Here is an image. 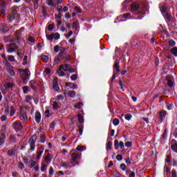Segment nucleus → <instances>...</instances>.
I'll list each match as a JSON object with an SVG mask.
<instances>
[{
	"label": "nucleus",
	"mask_w": 177,
	"mask_h": 177,
	"mask_svg": "<svg viewBox=\"0 0 177 177\" xmlns=\"http://www.w3.org/2000/svg\"><path fill=\"white\" fill-rule=\"evenodd\" d=\"M19 9L18 7L13 6L9 10V13L8 16V23H10V21H13L15 19H19L20 15L17 14L19 12Z\"/></svg>",
	"instance_id": "nucleus-1"
},
{
	"label": "nucleus",
	"mask_w": 177,
	"mask_h": 177,
	"mask_svg": "<svg viewBox=\"0 0 177 177\" xmlns=\"http://www.w3.org/2000/svg\"><path fill=\"white\" fill-rule=\"evenodd\" d=\"M131 12L133 13V15H145L146 12L143 6L137 3H133L131 4Z\"/></svg>",
	"instance_id": "nucleus-2"
},
{
	"label": "nucleus",
	"mask_w": 177,
	"mask_h": 177,
	"mask_svg": "<svg viewBox=\"0 0 177 177\" xmlns=\"http://www.w3.org/2000/svg\"><path fill=\"white\" fill-rule=\"evenodd\" d=\"M71 160V164L72 165V167H75L80 160L81 159V153L77 151L75 149H73L70 151Z\"/></svg>",
	"instance_id": "nucleus-3"
},
{
	"label": "nucleus",
	"mask_w": 177,
	"mask_h": 177,
	"mask_svg": "<svg viewBox=\"0 0 177 177\" xmlns=\"http://www.w3.org/2000/svg\"><path fill=\"white\" fill-rule=\"evenodd\" d=\"M18 71L23 82L27 84V80H30V71L28 68L25 70L19 68Z\"/></svg>",
	"instance_id": "nucleus-4"
},
{
	"label": "nucleus",
	"mask_w": 177,
	"mask_h": 177,
	"mask_svg": "<svg viewBox=\"0 0 177 177\" xmlns=\"http://www.w3.org/2000/svg\"><path fill=\"white\" fill-rule=\"evenodd\" d=\"M27 113H28V109L26 107H24L21 109L19 112V118L24 122H27L28 121V116H27Z\"/></svg>",
	"instance_id": "nucleus-5"
},
{
	"label": "nucleus",
	"mask_w": 177,
	"mask_h": 177,
	"mask_svg": "<svg viewBox=\"0 0 177 177\" xmlns=\"http://www.w3.org/2000/svg\"><path fill=\"white\" fill-rule=\"evenodd\" d=\"M4 70L8 73L9 77H15L16 75L14 68L12 66V65H10V63L9 62L4 63Z\"/></svg>",
	"instance_id": "nucleus-6"
},
{
	"label": "nucleus",
	"mask_w": 177,
	"mask_h": 177,
	"mask_svg": "<svg viewBox=\"0 0 177 177\" xmlns=\"http://www.w3.org/2000/svg\"><path fill=\"white\" fill-rule=\"evenodd\" d=\"M6 49L8 53H13V52H16L19 49V46L15 43H10L6 44Z\"/></svg>",
	"instance_id": "nucleus-7"
},
{
	"label": "nucleus",
	"mask_w": 177,
	"mask_h": 177,
	"mask_svg": "<svg viewBox=\"0 0 177 177\" xmlns=\"http://www.w3.org/2000/svg\"><path fill=\"white\" fill-rule=\"evenodd\" d=\"M13 86H15V84L13 83H10V82H3L1 84V92L2 93H3V95H5V93H6V92L8 91V89H12V88H13Z\"/></svg>",
	"instance_id": "nucleus-8"
},
{
	"label": "nucleus",
	"mask_w": 177,
	"mask_h": 177,
	"mask_svg": "<svg viewBox=\"0 0 177 177\" xmlns=\"http://www.w3.org/2000/svg\"><path fill=\"white\" fill-rule=\"evenodd\" d=\"M37 139H38V137H37V135H33L29 139L28 143L30 145V151H34V150H35V142H37Z\"/></svg>",
	"instance_id": "nucleus-9"
},
{
	"label": "nucleus",
	"mask_w": 177,
	"mask_h": 177,
	"mask_svg": "<svg viewBox=\"0 0 177 177\" xmlns=\"http://www.w3.org/2000/svg\"><path fill=\"white\" fill-rule=\"evenodd\" d=\"M4 113L6 115H10V117H12L15 115V113H16V109H15L13 106H6Z\"/></svg>",
	"instance_id": "nucleus-10"
},
{
	"label": "nucleus",
	"mask_w": 177,
	"mask_h": 177,
	"mask_svg": "<svg viewBox=\"0 0 177 177\" xmlns=\"http://www.w3.org/2000/svg\"><path fill=\"white\" fill-rule=\"evenodd\" d=\"M48 41H53V39H59L60 38V34L59 32H53L50 35H46Z\"/></svg>",
	"instance_id": "nucleus-11"
},
{
	"label": "nucleus",
	"mask_w": 177,
	"mask_h": 177,
	"mask_svg": "<svg viewBox=\"0 0 177 177\" xmlns=\"http://www.w3.org/2000/svg\"><path fill=\"white\" fill-rule=\"evenodd\" d=\"M17 146L15 145L12 149L8 151V156L10 157H15V156H17Z\"/></svg>",
	"instance_id": "nucleus-12"
},
{
	"label": "nucleus",
	"mask_w": 177,
	"mask_h": 177,
	"mask_svg": "<svg viewBox=\"0 0 177 177\" xmlns=\"http://www.w3.org/2000/svg\"><path fill=\"white\" fill-rule=\"evenodd\" d=\"M12 127L15 131H21L23 129V125L20 120H17L12 124Z\"/></svg>",
	"instance_id": "nucleus-13"
},
{
	"label": "nucleus",
	"mask_w": 177,
	"mask_h": 177,
	"mask_svg": "<svg viewBox=\"0 0 177 177\" xmlns=\"http://www.w3.org/2000/svg\"><path fill=\"white\" fill-rule=\"evenodd\" d=\"M164 16H165V20H167V21L172 22L175 20V15L174 14L166 12Z\"/></svg>",
	"instance_id": "nucleus-14"
},
{
	"label": "nucleus",
	"mask_w": 177,
	"mask_h": 177,
	"mask_svg": "<svg viewBox=\"0 0 177 177\" xmlns=\"http://www.w3.org/2000/svg\"><path fill=\"white\" fill-rule=\"evenodd\" d=\"M23 31H24V28H21V29L17 30V32L15 33V38H16L17 41H20Z\"/></svg>",
	"instance_id": "nucleus-15"
},
{
	"label": "nucleus",
	"mask_w": 177,
	"mask_h": 177,
	"mask_svg": "<svg viewBox=\"0 0 177 177\" xmlns=\"http://www.w3.org/2000/svg\"><path fill=\"white\" fill-rule=\"evenodd\" d=\"M120 73V62L115 61L113 65V73Z\"/></svg>",
	"instance_id": "nucleus-16"
},
{
	"label": "nucleus",
	"mask_w": 177,
	"mask_h": 177,
	"mask_svg": "<svg viewBox=\"0 0 177 177\" xmlns=\"http://www.w3.org/2000/svg\"><path fill=\"white\" fill-rule=\"evenodd\" d=\"M0 15L5 16V2L0 3Z\"/></svg>",
	"instance_id": "nucleus-17"
},
{
	"label": "nucleus",
	"mask_w": 177,
	"mask_h": 177,
	"mask_svg": "<svg viewBox=\"0 0 177 177\" xmlns=\"http://www.w3.org/2000/svg\"><path fill=\"white\" fill-rule=\"evenodd\" d=\"M46 3L48 5V6L55 8L57 5V0H46Z\"/></svg>",
	"instance_id": "nucleus-18"
},
{
	"label": "nucleus",
	"mask_w": 177,
	"mask_h": 177,
	"mask_svg": "<svg viewBox=\"0 0 177 177\" xmlns=\"http://www.w3.org/2000/svg\"><path fill=\"white\" fill-rule=\"evenodd\" d=\"M171 150H173L174 153H177V143L176 140H171Z\"/></svg>",
	"instance_id": "nucleus-19"
},
{
	"label": "nucleus",
	"mask_w": 177,
	"mask_h": 177,
	"mask_svg": "<svg viewBox=\"0 0 177 177\" xmlns=\"http://www.w3.org/2000/svg\"><path fill=\"white\" fill-rule=\"evenodd\" d=\"M30 88H32V89H37V86H38V82L35 80H31L30 82Z\"/></svg>",
	"instance_id": "nucleus-20"
},
{
	"label": "nucleus",
	"mask_w": 177,
	"mask_h": 177,
	"mask_svg": "<svg viewBox=\"0 0 177 177\" xmlns=\"http://www.w3.org/2000/svg\"><path fill=\"white\" fill-rule=\"evenodd\" d=\"M71 66V65H70L68 64H62L59 66V68H62V70H64V71H68V70H70Z\"/></svg>",
	"instance_id": "nucleus-21"
},
{
	"label": "nucleus",
	"mask_w": 177,
	"mask_h": 177,
	"mask_svg": "<svg viewBox=\"0 0 177 177\" xmlns=\"http://www.w3.org/2000/svg\"><path fill=\"white\" fill-rule=\"evenodd\" d=\"M35 120L37 124H39L41 122V113L36 112L35 115Z\"/></svg>",
	"instance_id": "nucleus-22"
},
{
	"label": "nucleus",
	"mask_w": 177,
	"mask_h": 177,
	"mask_svg": "<svg viewBox=\"0 0 177 177\" xmlns=\"http://www.w3.org/2000/svg\"><path fill=\"white\" fill-rule=\"evenodd\" d=\"M47 169H48V165L45 164V162H41V172H45V171H46Z\"/></svg>",
	"instance_id": "nucleus-23"
},
{
	"label": "nucleus",
	"mask_w": 177,
	"mask_h": 177,
	"mask_svg": "<svg viewBox=\"0 0 177 177\" xmlns=\"http://www.w3.org/2000/svg\"><path fill=\"white\" fill-rule=\"evenodd\" d=\"M165 115H167L165 111H162L159 113V118H160V120H164V118H165Z\"/></svg>",
	"instance_id": "nucleus-24"
},
{
	"label": "nucleus",
	"mask_w": 177,
	"mask_h": 177,
	"mask_svg": "<svg viewBox=\"0 0 177 177\" xmlns=\"http://www.w3.org/2000/svg\"><path fill=\"white\" fill-rule=\"evenodd\" d=\"M5 138H6V136H5L4 133L0 134V145L5 143Z\"/></svg>",
	"instance_id": "nucleus-25"
},
{
	"label": "nucleus",
	"mask_w": 177,
	"mask_h": 177,
	"mask_svg": "<svg viewBox=\"0 0 177 177\" xmlns=\"http://www.w3.org/2000/svg\"><path fill=\"white\" fill-rule=\"evenodd\" d=\"M62 167H64L65 168H71V167H74L72 166L73 165L71 163H68V162H62L61 163Z\"/></svg>",
	"instance_id": "nucleus-26"
},
{
	"label": "nucleus",
	"mask_w": 177,
	"mask_h": 177,
	"mask_svg": "<svg viewBox=\"0 0 177 177\" xmlns=\"http://www.w3.org/2000/svg\"><path fill=\"white\" fill-rule=\"evenodd\" d=\"M44 153V151H41L39 149H37V154L36 156V160H40L41 156H42V153Z\"/></svg>",
	"instance_id": "nucleus-27"
},
{
	"label": "nucleus",
	"mask_w": 177,
	"mask_h": 177,
	"mask_svg": "<svg viewBox=\"0 0 177 177\" xmlns=\"http://www.w3.org/2000/svg\"><path fill=\"white\" fill-rule=\"evenodd\" d=\"M6 42H15V39L12 38L10 36H7L4 38Z\"/></svg>",
	"instance_id": "nucleus-28"
},
{
	"label": "nucleus",
	"mask_w": 177,
	"mask_h": 177,
	"mask_svg": "<svg viewBox=\"0 0 177 177\" xmlns=\"http://www.w3.org/2000/svg\"><path fill=\"white\" fill-rule=\"evenodd\" d=\"M50 161V154L48 153L46 157H44V162H46V164H49Z\"/></svg>",
	"instance_id": "nucleus-29"
},
{
	"label": "nucleus",
	"mask_w": 177,
	"mask_h": 177,
	"mask_svg": "<svg viewBox=\"0 0 177 177\" xmlns=\"http://www.w3.org/2000/svg\"><path fill=\"white\" fill-rule=\"evenodd\" d=\"M52 106H53V110H59V103H57V102H55L52 104Z\"/></svg>",
	"instance_id": "nucleus-30"
},
{
	"label": "nucleus",
	"mask_w": 177,
	"mask_h": 177,
	"mask_svg": "<svg viewBox=\"0 0 177 177\" xmlns=\"http://www.w3.org/2000/svg\"><path fill=\"white\" fill-rule=\"evenodd\" d=\"M57 73L59 75V77H64V75H66V74L63 71V69L61 68L58 69Z\"/></svg>",
	"instance_id": "nucleus-31"
},
{
	"label": "nucleus",
	"mask_w": 177,
	"mask_h": 177,
	"mask_svg": "<svg viewBox=\"0 0 177 177\" xmlns=\"http://www.w3.org/2000/svg\"><path fill=\"white\" fill-rule=\"evenodd\" d=\"M53 86L55 91H59V84H57V82L56 80L53 82Z\"/></svg>",
	"instance_id": "nucleus-32"
},
{
	"label": "nucleus",
	"mask_w": 177,
	"mask_h": 177,
	"mask_svg": "<svg viewBox=\"0 0 177 177\" xmlns=\"http://www.w3.org/2000/svg\"><path fill=\"white\" fill-rule=\"evenodd\" d=\"M68 95L70 97H75L76 93L75 91H68Z\"/></svg>",
	"instance_id": "nucleus-33"
},
{
	"label": "nucleus",
	"mask_w": 177,
	"mask_h": 177,
	"mask_svg": "<svg viewBox=\"0 0 177 177\" xmlns=\"http://www.w3.org/2000/svg\"><path fill=\"white\" fill-rule=\"evenodd\" d=\"M41 60L44 62V63H48V62H49V57L46 55H41Z\"/></svg>",
	"instance_id": "nucleus-34"
},
{
	"label": "nucleus",
	"mask_w": 177,
	"mask_h": 177,
	"mask_svg": "<svg viewBox=\"0 0 177 177\" xmlns=\"http://www.w3.org/2000/svg\"><path fill=\"white\" fill-rule=\"evenodd\" d=\"M36 164H37V162L30 160L29 162V168H34V167H35Z\"/></svg>",
	"instance_id": "nucleus-35"
},
{
	"label": "nucleus",
	"mask_w": 177,
	"mask_h": 177,
	"mask_svg": "<svg viewBox=\"0 0 177 177\" xmlns=\"http://www.w3.org/2000/svg\"><path fill=\"white\" fill-rule=\"evenodd\" d=\"M114 147L115 150H118L120 147V142H118V140H115L114 141Z\"/></svg>",
	"instance_id": "nucleus-36"
},
{
	"label": "nucleus",
	"mask_w": 177,
	"mask_h": 177,
	"mask_svg": "<svg viewBox=\"0 0 177 177\" xmlns=\"http://www.w3.org/2000/svg\"><path fill=\"white\" fill-rule=\"evenodd\" d=\"M172 55H174V56L177 57V47H174L171 49V50Z\"/></svg>",
	"instance_id": "nucleus-37"
},
{
	"label": "nucleus",
	"mask_w": 177,
	"mask_h": 177,
	"mask_svg": "<svg viewBox=\"0 0 177 177\" xmlns=\"http://www.w3.org/2000/svg\"><path fill=\"white\" fill-rule=\"evenodd\" d=\"M84 106V104L82 102H77V104H75V109H81Z\"/></svg>",
	"instance_id": "nucleus-38"
},
{
	"label": "nucleus",
	"mask_w": 177,
	"mask_h": 177,
	"mask_svg": "<svg viewBox=\"0 0 177 177\" xmlns=\"http://www.w3.org/2000/svg\"><path fill=\"white\" fill-rule=\"evenodd\" d=\"M8 61L10 62L11 63L13 62H16V58H15V56H13V55H9Z\"/></svg>",
	"instance_id": "nucleus-39"
},
{
	"label": "nucleus",
	"mask_w": 177,
	"mask_h": 177,
	"mask_svg": "<svg viewBox=\"0 0 177 177\" xmlns=\"http://www.w3.org/2000/svg\"><path fill=\"white\" fill-rule=\"evenodd\" d=\"M77 120L80 124H84V117H82V115H79L77 117Z\"/></svg>",
	"instance_id": "nucleus-40"
},
{
	"label": "nucleus",
	"mask_w": 177,
	"mask_h": 177,
	"mask_svg": "<svg viewBox=\"0 0 177 177\" xmlns=\"http://www.w3.org/2000/svg\"><path fill=\"white\" fill-rule=\"evenodd\" d=\"M73 28H75L77 30H80V27L78 26V21H75L73 24Z\"/></svg>",
	"instance_id": "nucleus-41"
},
{
	"label": "nucleus",
	"mask_w": 177,
	"mask_h": 177,
	"mask_svg": "<svg viewBox=\"0 0 177 177\" xmlns=\"http://www.w3.org/2000/svg\"><path fill=\"white\" fill-rule=\"evenodd\" d=\"M113 125H115V127H117V125L120 124V120H118V118L113 119Z\"/></svg>",
	"instance_id": "nucleus-42"
},
{
	"label": "nucleus",
	"mask_w": 177,
	"mask_h": 177,
	"mask_svg": "<svg viewBox=\"0 0 177 177\" xmlns=\"http://www.w3.org/2000/svg\"><path fill=\"white\" fill-rule=\"evenodd\" d=\"M124 118H125V120H127V121H131V120L132 118V115L127 113L125 115Z\"/></svg>",
	"instance_id": "nucleus-43"
},
{
	"label": "nucleus",
	"mask_w": 177,
	"mask_h": 177,
	"mask_svg": "<svg viewBox=\"0 0 177 177\" xmlns=\"http://www.w3.org/2000/svg\"><path fill=\"white\" fill-rule=\"evenodd\" d=\"M160 11H161V12H162V14L166 13V12H167V6H162L160 7Z\"/></svg>",
	"instance_id": "nucleus-44"
},
{
	"label": "nucleus",
	"mask_w": 177,
	"mask_h": 177,
	"mask_svg": "<svg viewBox=\"0 0 177 177\" xmlns=\"http://www.w3.org/2000/svg\"><path fill=\"white\" fill-rule=\"evenodd\" d=\"M119 85L122 89V91H125V86H124V84L122 83V81L120 80L119 81Z\"/></svg>",
	"instance_id": "nucleus-45"
},
{
	"label": "nucleus",
	"mask_w": 177,
	"mask_h": 177,
	"mask_svg": "<svg viewBox=\"0 0 177 177\" xmlns=\"http://www.w3.org/2000/svg\"><path fill=\"white\" fill-rule=\"evenodd\" d=\"M169 46H175V45H176V43L175 42V41L170 39L169 41Z\"/></svg>",
	"instance_id": "nucleus-46"
},
{
	"label": "nucleus",
	"mask_w": 177,
	"mask_h": 177,
	"mask_svg": "<svg viewBox=\"0 0 177 177\" xmlns=\"http://www.w3.org/2000/svg\"><path fill=\"white\" fill-rule=\"evenodd\" d=\"M111 146H113V143L111 142H109L106 145V150H111Z\"/></svg>",
	"instance_id": "nucleus-47"
},
{
	"label": "nucleus",
	"mask_w": 177,
	"mask_h": 177,
	"mask_svg": "<svg viewBox=\"0 0 177 177\" xmlns=\"http://www.w3.org/2000/svg\"><path fill=\"white\" fill-rule=\"evenodd\" d=\"M77 78H78V75H77V74H73L71 77V81H76Z\"/></svg>",
	"instance_id": "nucleus-48"
},
{
	"label": "nucleus",
	"mask_w": 177,
	"mask_h": 177,
	"mask_svg": "<svg viewBox=\"0 0 177 177\" xmlns=\"http://www.w3.org/2000/svg\"><path fill=\"white\" fill-rule=\"evenodd\" d=\"M167 85L170 88H172V86H174V82H172V80H167Z\"/></svg>",
	"instance_id": "nucleus-49"
},
{
	"label": "nucleus",
	"mask_w": 177,
	"mask_h": 177,
	"mask_svg": "<svg viewBox=\"0 0 177 177\" xmlns=\"http://www.w3.org/2000/svg\"><path fill=\"white\" fill-rule=\"evenodd\" d=\"M32 1L34 3V8L38 9V7L39 6V5L38 4V2L37 1V0H32Z\"/></svg>",
	"instance_id": "nucleus-50"
},
{
	"label": "nucleus",
	"mask_w": 177,
	"mask_h": 177,
	"mask_svg": "<svg viewBox=\"0 0 177 177\" xmlns=\"http://www.w3.org/2000/svg\"><path fill=\"white\" fill-rule=\"evenodd\" d=\"M23 91H24V93L27 94L28 93V86H25L22 88Z\"/></svg>",
	"instance_id": "nucleus-51"
},
{
	"label": "nucleus",
	"mask_w": 177,
	"mask_h": 177,
	"mask_svg": "<svg viewBox=\"0 0 177 177\" xmlns=\"http://www.w3.org/2000/svg\"><path fill=\"white\" fill-rule=\"evenodd\" d=\"M18 168H19V169H24V164H23L21 162H19L18 163Z\"/></svg>",
	"instance_id": "nucleus-52"
},
{
	"label": "nucleus",
	"mask_w": 177,
	"mask_h": 177,
	"mask_svg": "<svg viewBox=\"0 0 177 177\" xmlns=\"http://www.w3.org/2000/svg\"><path fill=\"white\" fill-rule=\"evenodd\" d=\"M17 53H24V48L23 47L19 48L17 49Z\"/></svg>",
	"instance_id": "nucleus-53"
},
{
	"label": "nucleus",
	"mask_w": 177,
	"mask_h": 177,
	"mask_svg": "<svg viewBox=\"0 0 177 177\" xmlns=\"http://www.w3.org/2000/svg\"><path fill=\"white\" fill-rule=\"evenodd\" d=\"M79 128V135H82V132L84 131V126L80 127L78 126Z\"/></svg>",
	"instance_id": "nucleus-54"
},
{
	"label": "nucleus",
	"mask_w": 177,
	"mask_h": 177,
	"mask_svg": "<svg viewBox=\"0 0 177 177\" xmlns=\"http://www.w3.org/2000/svg\"><path fill=\"white\" fill-rule=\"evenodd\" d=\"M28 41H29V42H31V44H34V42H35V39H34V37H29L28 38Z\"/></svg>",
	"instance_id": "nucleus-55"
},
{
	"label": "nucleus",
	"mask_w": 177,
	"mask_h": 177,
	"mask_svg": "<svg viewBox=\"0 0 177 177\" xmlns=\"http://www.w3.org/2000/svg\"><path fill=\"white\" fill-rule=\"evenodd\" d=\"M27 59H28V57L25 55L24 57V62L22 63L23 66H26V64H27Z\"/></svg>",
	"instance_id": "nucleus-56"
},
{
	"label": "nucleus",
	"mask_w": 177,
	"mask_h": 177,
	"mask_svg": "<svg viewBox=\"0 0 177 177\" xmlns=\"http://www.w3.org/2000/svg\"><path fill=\"white\" fill-rule=\"evenodd\" d=\"M71 35H73V30H71L68 34L66 35V38L68 39Z\"/></svg>",
	"instance_id": "nucleus-57"
},
{
	"label": "nucleus",
	"mask_w": 177,
	"mask_h": 177,
	"mask_svg": "<svg viewBox=\"0 0 177 177\" xmlns=\"http://www.w3.org/2000/svg\"><path fill=\"white\" fill-rule=\"evenodd\" d=\"M75 12L76 13H82L81 8L80 7H75Z\"/></svg>",
	"instance_id": "nucleus-58"
},
{
	"label": "nucleus",
	"mask_w": 177,
	"mask_h": 177,
	"mask_svg": "<svg viewBox=\"0 0 177 177\" xmlns=\"http://www.w3.org/2000/svg\"><path fill=\"white\" fill-rule=\"evenodd\" d=\"M41 13L43 14V16H45L46 15V7L42 8Z\"/></svg>",
	"instance_id": "nucleus-59"
},
{
	"label": "nucleus",
	"mask_w": 177,
	"mask_h": 177,
	"mask_svg": "<svg viewBox=\"0 0 177 177\" xmlns=\"http://www.w3.org/2000/svg\"><path fill=\"white\" fill-rule=\"evenodd\" d=\"M65 18L68 20V19H71V15H70V12H66L65 14Z\"/></svg>",
	"instance_id": "nucleus-60"
},
{
	"label": "nucleus",
	"mask_w": 177,
	"mask_h": 177,
	"mask_svg": "<svg viewBox=\"0 0 177 177\" xmlns=\"http://www.w3.org/2000/svg\"><path fill=\"white\" fill-rule=\"evenodd\" d=\"M120 168L122 171H125V169H127V165H125V164L122 163L120 165Z\"/></svg>",
	"instance_id": "nucleus-61"
},
{
	"label": "nucleus",
	"mask_w": 177,
	"mask_h": 177,
	"mask_svg": "<svg viewBox=\"0 0 177 177\" xmlns=\"http://www.w3.org/2000/svg\"><path fill=\"white\" fill-rule=\"evenodd\" d=\"M125 146H126V147H131L132 146V142H129V141L126 142H125Z\"/></svg>",
	"instance_id": "nucleus-62"
},
{
	"label": "nucleus",
	"mask_w": 177,
	"mask_h": 177,
	"mask_svg": "<svg viewBox=\"0 0 177 177\" xmlns=\"http://www.w3.org/2000/svg\"><path fill=\"white\" fill-rule=\"evenodd\" d=\"M54 27H55V26L53 24H49L48 27V30L49 31H52V30H53Z\"/></svg>",
	"instance_id": "nucleus-63"
},
{
	"label": "nucleus",
	"mask_w": 177,
	"mask_h": 177,
	"mask_svg": "<svg viewBox=\"0 0 177 177\" xmlns=\"http://www.w3.org/2000/svg\"><path fill=\"white\" fill-rule=\"evenodd\" d=\"M130 172V175L129 176V177H135V171H129Z\"/></svg>",
	"instance_id": "nucleus-64"
}]
</instances>
